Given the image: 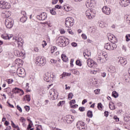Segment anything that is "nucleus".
Listing matches in <instances>:
<instances>
[{
    "label": "nucleus",
    "mask_w": 130,
    "mask_h": 130,
    "mask_svg": "<svg viewBox=\"0 0 130 130\" xmlns=\"http://www.w3.org/2000/svg\"><path fill=\"white\" fill-rule=\"evenodd\" d=\"M61 59L63 60V61H64L65 62H67V61H68V60L69 59L68 58V57L67 56V55H66V54H62L61 55Z\"/></svg>",
    "instance_id": "nucleus-31"
},
{
    "label": "nucleus",
    "mask_w": 130,
    "mask_h": 130,
    "mask_svg": "<svg viewBox=\"0 0 130 130\" xmlns=\"http://www.w3.org/2000/svg\"><path fill=\"white\" fill-rule=\"evenodd\" d=\"M13 82H14V80H13V79H8V80L7 81V83L8 84H12Z\"/></svg>",
    "instance_id": "nucleus-61"
},
{
    "label": "nucleus",
    "mask_w": 130,
    "mask_h": 130,
    "mask_svg": "<svg viewBox=\"0 0 130 130\" xmlns=\"http://www.w3.org/2000/svg\"><path fill=\"white\" fill-rule=\"evenodd\" d=\"M112 96L114 97V98H117V97H118V93H117L116 91H113Z\"/></svg>",
    "instance_id": "nucleus-35"
},
{
    "label": "nucleus",
    "mask_w": 130,
    "mask_h": 130,
    "mask_svg": "<svg viewBox=\"0 0 130 130\" xmlns=\"http://www.w3.org/2000/svg\"><path fill=\"white\" fill-rule=\"evenodd\" d=\"M0 8L6 10H9L11 8V4L3 0H0Z\"/></svg>",
    "instance_id": "nucleus-6"
},
{
    "label": "nucleus",
    "mask_w": 130,
    "mask_h": 130,
    "mask_svg": "<svg viewBox=\"0 0 130 130\" xmlns=\"http://www.w3.org/2000/svg\"><path fill=\"white\" fill-rule=\"evenodd\" d=\"M99 92H100V89H95L94 90L95 94H99Z\"/></svg>",
    "instance_id": "nucleus-63"
},
{
    "label": "nucleus",
    "mask_w": 130,
    "mask_h": 130,
    "mask_svg": "<svg viewBox=\"0 0 130 130\" xmlns=\"http://www.w3.org/2000/svg\"><path fill=\"white\" fill-rule=\"evenodd\" d=\"M37 18L39 21H45L47 19V13L42 12L37 16Z\"/></svg>",
    "instance_id": "nucleus-10"
},
{
    "label": "nucleus",
    "mask_w": 130,
    "mask_h": 130,
    "mask_svg": "<svg viewBox=\"0 0 130 130\" xmlns=\"http://www.w3.org/2000/svg\"><path fill=\"white\" fill-rule=\"evenodd\" d=\"M29 88L30 87L29 86V83H27L25 88L26 92H31V89H30Z\"/></svg>",
    "instance_id": "nucleus-34"
},
{
    "label": "nucleus",
    "mask_w": 130,
    "mask_h": 130,
    "mask_svg": "<svg viewBox=\"0 0 130 130\" xmlns=\"http://www.w3.org/2000/svg\"><path fill=\"white\" fill-rule=\"evenodd\" d=\"M56 44L60 47H64L69 44V42L67 41L66 38L64 37H59L56 40Z\"/></svg>",
    "instance_id": "nucleus-1"
},
{
    "label": "nucleus",
    "mask_w": 130,
    "mask_h": 130,
    "mask_svg": "<svg viewBox=\"0 0 130 130\" xmlns=\"http://www.w3.org/2000/svg\"><path fill=\"white\" fill-rule=\"evenodd\" d=\"M109 108L111 110H114V109H115V106H114V104H113V105L109 104Z\"/></svg>",
    "instance_id": "nucleus-39"
},
{
    "label": "nucleus",
    "mask_w": 130,
    "mask_h": 130,
    "mask_svg": "<svg viewBox=\"0 0 130 130\" xmlns=\"http://www.w3.org/2000/svg\"><path fill=\"white\" fill-rule=\"evenodd\" d=\"M82 37L83 39H84V40L87 39V36H86V35H85V34H82Z\"/></svg>",
    "instance_id": "nucleus-64"
},
{
    "label": "nucleus",
    "mask_w": 130,
    "mask_h": 130,
    "mask_svg": "<svg viewBox=\"0 0 130 130\" xmlns=\"http://www.w3.org/2000/svg\"><path fill=\"white\" fill-rule=\"evenodd\" d=\"M108 57V55H107V54H106V53H103L102 54V57H103V58H106V59H107Z\"/></svg>",
    "instance_id": "nucleus-49"
},
{
    "label": "nucleus",
    "mask_w": 130,
    "mask_h": 130,
    "mask_svg": "<svg viewBox=\"0 0 130 130\" xmlns=\"http://www.w3.org/2000/svg\"><path fill=\"white\" fill-rule=\"evenodd\" d=\"M68 33H69V34H71L72 35H73L74 34V32H73L72 30L70 28H68Z\"/></svg>",
    "instance_id": "nucleus-58"
},
{
    "label": "nucleus",
    "mask_w": 130,
    "mask_h": 130,
    "mask_svg": "<svg viewBox=\"0 0 130 130\" xmlns=\"http://www.w3.org/2000/svg\"><path fill=\"white\" fill-rule=\"evenodd\" d=\"M36 63L38 66H45L46 59L44 57L38 56L37 57Z\"/></svg>",
    "instance_id": "nucleus-3"
},
{
    "label": "nucleus",
    "mask_w": 130,
    "mask_h": 130,
    "mask_svg": "<svg viewBox=\"0 0 130 130\" xmlns=\"http://www.w3.org/2000/svg\"><path fill=\"white\" fill-rule=\"evenodd\" d=\"M55 78V76L53 75V74H50L49 73V82H53L54 81V79Z\"/></svg>",
    "instance_id": "nucleus-30"
},
{
    "label": "nucleus",
    "mask_w": 130,
    "mask_h": 130,
    "mask_svg": "<svg viewBox=\"0 0 130 130\" xmlns=\"http://www.w3.org/2000/svg\"><path fill=\"white\" fill-rule=\"evenodd\" d=\"M75 120V117L72 115H67L66 116V122L67 123L71 124Z\"/></svg>",
    "instance_id": "nucleus-16"
},
{
    "label": "nucleus",
    "mask_w": 130,
    "mask_h": 130,
    "mask_svg": "<svg viewBox=\"0 0 130 130\" xmlns=\"http://www.w3.org/2000/svg\"><path fill=\"white\" fill-rule=\"evenodd\" d=\"M107 59L105 58H103V57H99L97 58V62L98 63H105Z\"/></svg>",
    "instance_id": "nucleus-22"
},
{
    "label": "nucleus",
    "mask_w": 130,
    "mask_h": 130,
    "mask_svg": "<svg viewBox=\"0 0 130 130\" xmlns=\"http://www.w3.org/2000/svg\"><path fill=\"white\" fill-rule=\"evenodd\" d=\"M14 54L16 56L20 57V56H23L25 54V53L18 50H15L14 51Z\"/></svg>",
    "instance_id": "nucleus-21"
},
{
    "label": "nucleus",
    "mask_w": 130,
    "mask_h": 130,
    "mask_svg": "<svg viewBox=\"0 0 130 130\" xmlns=\"http://www.w3.org/2000/svg\"><path fill=\"white\" fill-rule=\"evenodd\" d=\"M124 19H126V21H130V16L128 15H125L124 16Z\"/></svg>",
    "instance_id": "nucleus-46"
},
{
    "label": "nucleus",
    "mask_w": 130,
    "mask_h": 130,
    "mask_svg": "<svg viewBox=\"0 0 130 130\" xmlns=\"http://www.w3.org/2000/svg\"><path fill=\"white\" fill-rule=\"evenodd\" d=\"M14 64V66H13V67L18 68V67H20V64H23V61H22V59L17 58L15 60Z\"/></svg>",
    "instance_id": "nucleus-20"
},
{
    "label": "nucleus",
    "mask_w": 130,
    "mask_h": 130,
    "mask_svg": "<svg viewBox=\"0 0 130 130\" xmlns=\"http://www.w3.org/2000/svg\"><path fill=\"white\" fill-rule=\"evenodd\" d=\"M107 37L108 38V40L111 42V43H117V39H116V37L114 36V35L111 34H108Z\"/></svg>",
    "instance_id": "nucleus-12"
},
{
    "label": "nucleus",
    "mask_w": 130,
    "mask_h": 130,
    "mask_svg": "<svg viewBox=\"0 0 130 130\" xmlns=\"http://www.w3.org/2000/svg\"><path fill=\"white\" fill-rule=\"evenodd\" d=\"M11 125L12 127H13L14 128H17L18 126V125L16 126V124H15V123H14V122H13V121H11Z\"/></svg>",
    "instance_id": "nucleus-48"
},
{
    "label": "nucleus",
    "mask_w": 130,
    "mask_h": 130,
    "mask_svg": "<svg viewBox=\"0 0 130 130\" xmlns=\"http://www.w3.org/2000/svg\"><path fill=\"white\" fill-rule=\"evenodd\" d=\"M126 41L128 42L130 41V34L126 35L125 36Z\"/></svg>",
    "instance_id": "nucleus-47"
},
{
    "label": "nucleus",
    "mask_w": 130,
    "mask_h": 130,
    "mask_svg": "<svg viewBox=\"0 0 130 130\" xmlns=\"http://www.w3.org/2000/svg\"><path fill=\"white\" fill-rule=\"evenodd\" d=\"M11 16V12L9 11H6L4 13V17L5 18H9Z\"/></svg>",
    "instance_id": "nucleus-33"
},
{
    "label": "nucleus",
    "mask_w": 130,
    "mask_h": 130,
    "mask_svg": "<svg viewBox=\"0 0 130 130\" xmlns=\"http://www.w3.org/2000/svg\"><path fill=\"white\" fill-rule=\"evenodd\" d=\"M119 4H120V6H121V7L125 8V7H127V6H129L130 0H120Z\"/></svg>",
    "instance_id": "nucleus-14"
},
{
    "label": "nucleus",
    "mask_w": 130,
    "mask_h": 130,
    "mask_svg": "<svg viewBox=\"0 0 130 130\" xmlns=\"http://www.w3.org/2000/svg\"><path fill=\"white\" fill-rule=\"evenodd\" d=\"M103 13L105 14V15H110V13H111V9L110 8L108 7V6H104L102 8Z\"/></svg>",
    "instance_id": "nucleus-18"
},
{
    "label": "nucleus",
    "mask_w": 130,
    "mask_h": 130,
    "mask_svg": "<svg viewBox=\"0 0 130 130\" xmlns=\"http://www.w3.org/2000/svg\"><path fill=\"white\" fill-rule=\"evenodd\" d=\"M73 97H74V94L72 92L69 93L68 94V99H72Z\"/></svg>",
    "instance_id": "nucleus-43"
},
{
    "label": "nucleus",
    "mask_w": 130,
    "mask_h": 130,
    "mask_svg": "<svg viewBox=\"0 0 130 130\" xmlns=\"http://www.w3.org/2000/svg\"><path fill=\"white\" fill-rule=\"evenodd\" d=\"M71 67L73 68L74 67V59H71L70 61Z\"/></svg>",
    "instance_id": "nucleus-54"
},
{
    "label": "nucleus",
    "mask_w": 130,
    "mask_h": 130,
    "mask_svg": "<svg viewBox=\"0 0 130 130\" xmlns=\"http://www.w3.org/2000/svg\"><path fill=\"white\" fill-rule=\"evenodd\" d=\"M10 3L12 5H16L18 4V0H10Z\"/></svg>",
    "instance_id": "nucleus-41"
},
{
    "label": "nucleus",
    "mask_w": 130,
    "mask_h": 130,
    "mask_svg": "<svg viewBox=\"0 0 130 130\" xmlns=\"http://www.w3.org/2000/svg\"><path fill=\"white\" fill-rule=\"evenodd\" d=\"M72 74L71 73H67L66 72H63L61 75H60V79H63V78L66 77H70Z\"/></svg>",
    "instance_id": "nucleus-27"
},
{
    "label": "nucleus",
    "mask_w": 130,
    "mask_h": 130,
    "mask_svg": "<svg viewBox=\"0 0 130 130\" xmlns=\"http://www.w3.org/2000/svg\"><path fill=\"white\" fill-rule=\"evenodd\" d=\"M86 62L88 67L91 69H92V68H97V67H98L97 63L92 59H88Z\"/></svg>",
    "instance_id": "nucleus-7"
},
{
    "label": "nucleus",
    "mask_w": 130,
    "mask_h": 130,
    "mask_svg": "<svg viewBox=\"0 0 130 130\" xmlns=\"http://www.w3.org/2000/svg\"><path fill=\"white\" fill-rule=\"evenodd\" d=\"M71 45L73 47H77V46H78V44H77V43L76 42H73L71 43Z\"/></svg>",
    "instance_id": "nucleus-51"
},
{
    "label": "nucleus",
    "mask_w": 130,
    "mask_h": 130,
    "mask_svg": "<svg viewBox=\"0 0 130 130\" xmlns=\"http://www.w3.org/2000/svg\"><path fill=\"white\" fill-rule=\"evenodd\" d=\"M24 99H26V101H27V102H29V101L31 100V98H30V95H29L28 94L25 95Z\"/></svg>",
    "instance_id": "nucleus-38"
},
{
    "label": "nucleus",
    "mask_w": 130,
    "mask_h": 130,
    "mask_svg": "<svg viewBox=\"0 0 130 130\" xmlns=\"http://www.w3.org/2000/svg\"><path fill=\"white\" fill-rule=\"evenodd\" d=\"M117 60L118 62L120 63V64L123 66H125V64L127 63V61H126V59L122 57H118Z\"/></svg>",
    "instance_id": "nucleus-15"
},
{
    "label": "nucleus",
    "mask_w": 130,
    "mask_h": 130,
    "mask_svg": "<svg viewBox=\"0 0 130 130\" xmlns=\"http://www.w3.org/2000/svg\"><path fill=\"white\" fill-rule=\"evenodd\" d=\"M49 94L51 98H53L52 100L57 99L58 97V93L55 91L54 89H51L50 90Z\"/></svg>",
    "instance_id": "nucleus-9"
},
{
    "label": "nucleus",
    "mask_w": 130,
    "mask_h": 130,
    "mask_svg": "<svg viewBox=\"0 0 130 130\" xmlns=\"http://www.w3.org/2000/svg\"><path fill=\"white\" fill-rule=\"evenodd\" d=\"M50 62H51V63H56V62H57V60L54 59H51L50 60Z\"/></svg>",
    "instance_id": "nucleus-52"
},
{
    "label": "nucleus",
    "mask_w": 130,
    "mask_h": 130,
    "mask_svg": "<svg viewBox=\"0 0 130 130\" xmlns=\"http://www.w3.org/2000/svg\"><path fill=\"white\" fill-rule=\"evenodd\" d=\"M5 25L8 29H11L13 28L14 26V20L12 18H7L5 20Z\"/></svg>",
    "instance_id": "nucleus-8"
},
{
    "label": "nucleus",
    "mask_w": 130,
    "mask_h": 130,
    "mask_svg": "<svg viewBox=\"0 0 130 130\" xmlns=\"http://www.w3.org/2000/svg\"><path fill=\"white\" fill-rule=\"evenodd\" d=\"M21 15L22 17L20 18V21L22 23H25V22L28 19V17H27V13H26V11H22L21 12Z\"/></svg>",
    "instance_id": "nucleus-13"
},
{
    "label": "nucleus",
    "mask_w": 130,
    "mask_h": 130,
    "mask_svg": "<svg viewBox=\"0 0 130 130\" xmlns=\"http://www.w3.org/2000/svg\"><path fill=\"white\" fill-rule=\"evenodd\" d=\"M108 72L111 74H114V73H116V68L114 66H110L108 70Z\"/></svg>",
    "instance_id": "nucleus-23"
},
{
    "label": "nucleus",
    "mask_w": 130,
    "mask_h": 130,
    "mask_svg": "<svg viewBox=\"0 0 130 130\" xmlns=\"http://www.w3.org/2000/svg\"><path fill=\"white\" fill-rule=\"evenodd\" d=\"M31 123H32V121H30L29 124L27 126V129H30L32 127L31 126Z\"/></svg>",
    "instance_id": "nucleus-53"
},
{
    "label": "nucleus",
    "mask_w": 130,
    "mask_h": 130,
    "mask_svg": "<svg viewBox=\"0 0 130 130\" xmlns=\"http://www.w3.org/2000/svg\"><path fill=\"white\" fill-rule=\"evenodd\" d=\"M98 108L99 109H100V110H102V109L103 108V105H102V104L101 103H99L98 104Z\"/></svg>",
    "instance_id": "nucleus-37"
},
{
    "label": "nucleus",
    "mask_w": 130,
    "mask_h": 130,
    "mask_svg": "<svg viewBox=\"0 0 130 130\" xmlns=\"http://www.w3.org/2000/svg\"><path fill=\"white\" fill-rule=\"evenodd\" d=\"M86 6L87 8H93V3H91V2H87L86 3Z\"/></svg>",
    "instance_id": "nucleus-32"
},
{
    "label": "nucleus",
    "mask_w": 130,
    "mask_h": 130,
    "mask_svg": "<svg viewBox=\"0 0 130 130\" xmlns=\"http://www.w3.org/2000/svg\"><path fill=\"white\" fill-rule=\"evenodd\" d=\"M57 2H58V0H52V5H56V4H57Z\"/></svg>",
    "instance_id": "nucleus-57"
},
{
    "label": "nucleus",
    "mask_w": 130,
    "mask_h": 130,
    "mask_svg": "<svg viewBox=\"0 0 130 130\" xmlns=\"http://www.w3.org/2000/svg\"><path fill=\"white\" fill-rule=\"evenodd\" d=\"M24 109H25L26 111H29V110H30V107L27 106H25Z\"/></svg>",
    "instance_id": "nucleus-55"
},
{
    "label": "nucleus",
    "mask_w": 130,
    "mask_h": 130,
    "mask_svg": "<svg viewBox=\"0 0 130 130\" xmlns=\"http://www.w3.org/2000/svg\"><path fill=\"white\" fill-rule=\"evenodd\" d=\"M75 24V19L72 17H67L65 21V27L68 29H71Z\"/></svg>",
    "instance_id": "nucleus-2"
},
{
    "label": "nucleus",
    "mask_w": 130,
    "mask_h": 130,
    "mask_svg": "<svg viewBox=\"0 0 130 130\" xmlns=\"http://www.w3.org/2000/svg\"><path fill=\"white\" fill-rule=\"evenodd\" d=\"M99 25L101 28H104V27H105V25H104V22H103V21H99Z\"/></svg>",
    "instance_id": "nucleus-36"
},
{
    "label": "nucleus",
    "mask_w": 130,
    "mask_h": 130,
    "mask_svg": "<svg viewBox=\"0 0 130 130\" xmlns=\"http://www.w3.org/2000/svg\"><path fill=\"white\" fill-rule=\"evenodd\" d=\"M76 63L77 66H79V67H82V63L81 62V61H80V60H77L76 61Z\"/></svg>",
    "instance_id": "nucleus-44"
},
{
    "label": "nucleus",
    "mask_w": 130,
    "mask_h": 130,
    "mask_svg": "<svg viewBox=\"0 0 130 130\" xmlns=\"http://www.w3.org/2000/svg\"><path fill=\"white\" fill-rule=\"evenodd\" d=\"M17 74L21 78L25 77L26 73L25 72V70L23 68H18L17 70Z\"/></svg>",
    "instance_id": "nucleus-11"
},
{
    "label": "nucleus",
    "mask_w": 130,
    "mask_h": 130,
    "mask_svg": "<svg viewBox=\"0 0 130 130\" xmlns=\"http://www.w3.org/2000/svg\"><path fill=\"white\" fill-rule=\"evenodd\" d=\"M50 13L51 15H56V12L53 9L50 10Z\"/></svg>",
    "instance_id": "nucleus-45"
},
{
    "label": "nucleus",
    "mask_w": 130,
    "mask_h": 130,
    "mask_svg": "<svg viewBox=\"0 0 130 130\" xmlns=\"http://www.w3.org/2000/svg\"><path fill=\"white\" fill-rule=\"evenodd\" d=\"M85 16L88 20H92L95 18V13L92 11L91 9H89L86 11L85 12Z\"/></svg>",
    "instance_id": "nucleus-5"
},
{
    "label": "nucleus",
    "mask_w": 130,
    "mask_h": 130,
    "mask_svg": "<svg viewBox=\"0 0 130 130\" xmlns=\"http://www.w3.org/2000/svg\"><path fill=\"white\" fill-rule=\"evenodd\" d=\"M17 109H18V110H19V111H20V112H22V108H21V107H20V106L17 105Z\"/></svg>",
    "instance_id": "nucleus-60"
},
{
    "label": "nucleus",
    "mask_w": 130,
    "mask_h": 130,
    "mask_svg": "<svg viewBox=\"0 0 130 130\" xmlns=\"http://www.w3.org/2000/svg\"><path fill=\"white\" fill-rule=\"evenodd\" d=\"M63 9L66 11V12H71L72 11V8L69 5H65L63 7Z\"/></svg>",
    "instance_id": "nucleus-25"
},
{
    "label": "nucleus",
    "mask_w": 130,
    "mask_h": 130,
    "mask_svg": "<svg viewBox=\"0 0 130 130\" xmlns=\"http://www.w3.org/2000/svg\"><path fill=\"white\" fill-rule=\"evenodd\" d=\"M79 130H86V125H84L77 128Z\"/></svg>",
    "instance_id": "nucleus-42"
},
{
    "label": "nucleus",
    "mask_w": 130,
    "mask_h": 130,
    "mask_svg": "<svg viewBox=\"0 0 130 130\" xmlns=\"http://www.w3.org/2000/svg\"><path fill=\"white\" fill-rule=\"evenodd\" d=\"M101 76L103 78H105V77H106V73H105V72L102 73H101Z\"/></svg>",
    "instance_id": "nucleus-62"
},
{
    "label": "nucleus",
    "mask_w": 130,
    "mask_h": 130,
    "mask_svg": "<svg viewBox=\"0 0 130 130\" xmlns=\"http://www.w3.org/2000/svg\"><path fill=\"white\" fill-rule=\"evenodd\" d=\"M75 103H76V100H72L70 102V105H72V104H75Z\"/></svg>",
    "instance_id": "nucleus-59"
},
{
    "label": "nucleus",
    "mask_w": 130,
    "mask_h": 130,
    "mask_svg": "<svg viewBox=\"0 0 130 130\" xmlns=\"http://www.w3.org/2000/svg\"><path fill=\"white\" fill-rule=\"evenodd\" d=\"M57 49V48L55 46H53L51 47V53H53V52H54V51H56V50Z\"/></svg>",
    "instance_id": "nucleus-40"
},
{
    "label": "nucleus",
    "mask_w": 130,
    "mask_h": 130,
    "mask_svg": "<svg viewBox=\"0 0 130 130\" xmlns=\"http://www.w3.org/2000/svg\"><path fill=\"white\" fill-rule=\"evenodd\" d=\"M64 104V101H60L58 104V106H61V105H63Z\"/></svg>",
    "instance_id": "nucleus-50"
},
{
    "label": "nucleus",
    "mask_w": 130,
    "mask_h": 130,
    "mask_svg": "<svg viewBox=\"0 0 130 130\" xmlns=\"http://www.w3.org/2000/svg\"><path fill=\"white\" fill-rule=\"evenodd\" d=\"M44 80L46 82H49V73H46L44 76Z\"/></svg>",
    "instance_id": "nucleus-28"
},
{
    "label": "nucleus",
    "mask_w": 130,
    "mask_h": 130,
    "mask_svg": "<svg viewBox=\"0 0 130 130\" xmlns=\"http://www.w3.org/2000/svg\"><path fill=\"white\" fill-rule=\"evenodd\" d=\"M12 92H13L14 94H17V93H20V95H24V91L17 87L14 88L12 89Z\"/></svg>",
    "instance_id": "nucleus-19"
},
{
    "label": "nucleus",
    "mask_w": 130,
    "mask_h": 130,
    "mask_svg": "<svg viewBox=\"0 0 130 130\" xmlns=\"http://www.w3.org/2000/svg\"><path fill=\"white\" fill-rule=\"evenodd\" d=\"M105 49L107 50H114V49H116V48L117 47V45L115 43H107L105 44L104 46Z\"/></svg>",
    "instance_id": "nucleus-4"
},
{
    "label": "nucleus",
    "mask_w": 130,
    "mask_h": 130,
    "mask_svg": "<svg viewBox=\"0 0 130 130\" xmlns=\"http://www.w3.org/2000/svg\"><path fill=\"white\" fill-rule=\"evenodd\" d=\"M84 56L85 58H88L87 57H89V56H91V52H90V51H88V50H87V51L84 52L83 53Z\"/></svg>",
    "instance_id": "nucleus-26"
},
{
    "label": "nucleus",
    "mask_w": 130,
    "mask_h": 130,
    "mask_svg": "<svg viewBox=\"0 0 130 130\" xmlns=\"http://www.w3.org/2000/svg\"><path fill=\"white\" fill-rule=\"evenodd\" d=\"M2 38L4 39L5 40H10L11 38H12V36H9V35L7 34H4L3 35H2L1 36Z\"/></svg>",
    "instance_id": "nucleus-24"
},
{
    "label": "nucleus",
    "mask_w": 130,
    "mask_h": 130,
    "mask_svg": "<svg viewBox=\"0 0 130 130\" xmlns=\"http://www.w3.org/2000/svg\"><path fill=\"white\" fill-rule=\"evenodd\" d=\"M82 125H85V122L81 121H79L77 122L76 124L77 128H78V127H81Z\"/></svg>",
    "instance_id": "nucleus-29"
},
{
    "label": "nucleus",
    "mask_w": 130,
    "mask_h": 130,
    "mask_svg": "<svg viewBox=\"0 0 130 130\" xmlns=\"http://www.w3.org/2000/svg\"><path fill=\"white\" fill-rule=\"evenodd\" d=\"M15 43H16V44H17L18 47H21V46H23L24 41H23V39H22V38H17L15 39Z\"/></svg>",
    "instance_id": "nucleus-17"
},
{
    "label": "nucleus",
    "mask_w": 130,
    "mask_h": 130,
    "mask_svg": "<svg viewBox=\"0 0 130 130\" xmlns=\"http://www.w3.org/2000/svg\"><path fill=\"white\" fill-rule=\"evenodd\" d=\"M79 110H80L81 112L85 111V107H80L79 108Z\"/></svg>",
    "instance_id": "nucleus-56"
}]
</instances>
